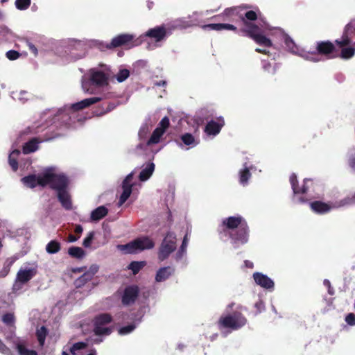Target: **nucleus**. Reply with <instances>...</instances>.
Segmentation results:
<instances>
[{
	"instance_id": "c03bdc74",
	"label": "nucleus",
	"mask_w": 355,
	"mask_h": 355,
	"mask_svg": "<svg viewBox=\"0 0 355 355\" xmlns=\"http://www.w3.org/2000/svg\"><path fill=\"white\" fill-rule=\"evenodd\" d=\"M87 346V343H84V342L76 343L70 348V352L73 354H75L76 351L83 349L86 348Z\"/></svg>"
},
{
	"instance_id": "f03ea898",
	"label": "nucleus",
	"mask_w": 355,
	"mask_h": 355,
	"mask_svg": "<svg viewBox=\"0 0 355 355\" xmlns=\"http://www.w3.org/2000/svg\"><path fill=\"white\" fill-rule=\"evenodd\" d=\"M218 234L220 239L230 238L234 247L238 248L248 241L249 227L242 216H229L223 219Z\"/></svg>"
},
{
	"instance_id": "6e6552de",
	"label": "nucleus",
	"mask_w": 355,
	"mask_h": 355,
	"mask_svg": "<svg viewBox=\"0 0 355 355\" xmlns=\"http://www.w3.org/2000/svg\"><path fill=\"white\" fill-rule=\"evenodd\" d=\"M171 34V28H167L164 24L148 29L144 36L159 42Z\"/></svg>"
},
{
	"instance_id": "a18cd8bd",
	"label": "nucleus",
	"mask_w": 355,
	"mask_h": 355,
	"mask_svg": "<svg viewBox=\"0 0 355 355\" xmlns=\"http://www.w3.org/2000/svg\"><path fill=\"white\" fill-rule=\"evenodd\" d=\"M2 322L7 324V325H11L15 322V316L13 313H7L2 316Z\"/></svg>"
},
{
	"instance_id": "2eb2a0df",
	"label": "nucleus",
	"mask_w": 355,
	"mask_h": 355,
	"mask_svg": "<svg viewBox=\"0 0 355 355\" xmlns=\"http://www.w3.org/2000/svg\"><path fill=\"white\" fill-rule=\"evenodd\" d=\"M225 125V121L223 117H219L218 121L211 120L207 123L205 126V132L209 135H218L221 128Z\"/></svg>"
},
{
	"instance_id": "c756f323",
	"label": "nucleus",
	"mask_w": 355,
	"mask_h": 355,
	"mask_svg": "<svg viewBox=\"0 0 355 355\" xmlns=\"http://www.w3.org/2000/svg\"><path fill=\"white\" fill-rule=\"evenodd\" d=\"M15 259L13 257L8 258L3 263V267L2 270H0V277L3 278L6 277L12 267V264L15 263Z\"/></svg>"
},
{
	"instance_id": "f704fd0d",
	"label": "nucleus",
	"mask_w": 355,
	"mask_h": 355,
	"mask_svg": "<svg viewBox=\"0 0 355 355\" xmlns=\"http://www.w3.org/2000/svg\"><path fill=\"white\" fill-rule=\"evenodd\" d=\"M17 349L19 355H37L36 351L27 349L23 344H18Z\"/></svg>"
},
{
	"instance_id": "c85d7f7f",
	"label": "nucleus",
	"mask_w": 355,
	"mask_h": 355,
	"mask_svg": "<svg viewBox=\"0 0 355 355\" xmlns=\"http://www.w3.org/2000/svg\"><path fill=\"white\" fill-rule=\"evenodd\" d=\"M20 152L18 150H14L8 157V162L13 171L16 172L18 170L17 157Z\"/></svg>"
},
{
	"instance_id": "f257e3e1",
	"label": "nucleus",
	"mask_w": 355,
	"mask_h": 355,
	"mask_svg": "<svg viewBox=\"0 0 355 355\" xmlns=\"http://www.w3.org/2000/svg\"><path fill=\"white\" fill-rule=\"evenodd\" d=\"M250 5H242L226 8L223 15L227 19L231 21H241L243 26L240 31L245 36L252 39L261 46L270 47L272 41L263 35L264 31L269 30V24L264 20L261 12L258 8L249 10Z\"/></svg>"
},
{
	"instance_id": "4c0bfd02",
	"label": "nucleus",
	"mask_w": 355,
	"mask_h": 355,
	"mask_svg": "<svg viewBox=\"0 0 355 355\" xmlns=\"http://www.w3.org/2000/svg\"><path fill=\"white\" fill-rule=\"evenodd\" d=\"M64 110V107L58 111V116L59 117V119H62L64 123L67 124L69 123L71 121V114L73 113L72 112H62V111H63Z\"/></svg>"
},
{
	"instance_id": "13d9d810",
	"label": "nucleus",
	"mask_w": 355,
	"mask_h": 355,
	"mask_svg": "<svg viewBox=\"0 0 355 355\" xmlns=\"http://www.w3.org/2000/svg\"><path fill=\"white\" fill-rule=\"evenodd\" d=\"M254 307L257 309L256 314L260 313L265 309V305L261 300H259L255 304Z\"/></svg>"
},
{
	"instance_id": "bf43d9fd",
	"label": "nucleus",
	"mask_w": 355,
	"mask_h": 355,
	"mask_svg": "<svg viewBox=\"0 0 355 355\" xmlns=\"http://www.w3.org/2000/svg\"><path fill=\"white\" fill-rule=\"evenodd\" d=\"M345 321L349 325H355V315L353 313L347 314L345 317Z\"/></svg>"
},
{
	"instance_id": "f3484780",
	"label": "nucleus",
	"mask_w": 355,
	"mask_h": 355,
	"mask_svg": "<svg viewBox=\"0 0 355 355\" xmlns=\"http://www.w3.org/2000/svg\"><path fill=\"white\" fill-rule=\"evenodd\" d=\"M51 139H52V137H48L45 139H40L38 137H33L31 139H30L28 141L25 143V144L23 146V153L24 154H29V153H33L38 149V148H39L38 144L42 142L43 141H49Z\"/></svg>"
},
{
	"instance_id": "473e14b6",
	"label": "nucleus",
	"mask_w": 355,
	"mask_h": 355,
	"mask_svg": "<svg viewBox=\"0 0 355 355\" xmlns=\"http://www.w3.org/2000/svg\"><path fill=\"white\" fill-rule=\"evenodd\" d=\"M123 192L119 200V205L121 206L128 199L131 193L132 187L130 186H122Z\"/></svg>"
},
{
	"instance_id": "cd10ccee",
	"label": "nucleus",
	"mask_w": 355,
	"mask_h": 355,
	"mask_svg": "<svg viewBox=\"0 0 355 355\" xmlns=\"http://www.w3.org/2000/svg\"><path fill=\"white\" fill-rule=\"evenodd\" d=\"M61 250V244L57 240H51L46 245V251L49 254L58 253Z\"/></svg>"
},
{
	"instance_id": "9b49d317",
	"label": "nucleus",
	"mask_w": 355,
	"mask_h": 355,
	"mask_svg": "<svg viewBox=\"0 0 355 355\" xmlns=\"http://www.w3.org/2000/svg\"><path fill=\"white\" fill-rule=\"evenodd\" d=\"M94 85L96 86H103L107 84V77L105 73L101 71H94L91 74V77L89 81L83 83V88L89 91L88 85Z\"/></svg>"
},
{
	"instance_id": "e433bc0d",
	"label": "nucleus",
	"mask_w": 355,
	"mask_h": 355,
	"mask_svg": "<svg viewBox=\"0 0 355 355\" xmlns=\"http://www.w3.org/2000/svg\"><path fill=\"white\" fill-rule=\"evenodd\" d=\"M190 26V22L187 20H184L182 19H176L173 25L172 26L173 29H184Z\"/></svg>"
},
{
	"instance_id": "5701e85b",
	"label": "nucleus",
	"mask_w": 355,
	"mask_h": 355,
	"mask_svg": "<svg viewBox=\"0 0 355 355\" xmlns=\"http://www.w3.org/2000/svg\"><path fill=\"white\" fill-rule=\"evenodd\" d=\"M108 213V209L105 206H100L93 210L90 218L92 221H98L103 218Z\"/></svg>"
},
{
	"instance_id": "79ce46f5",
	"label": "nucleus",
	"mask_w": 355,
	"mask_h": 355,
	"mask_svg": "<svg viewBox=\"0 0 355 355\" xmlns=\"http://www.w3.org/2000/svg\"><path fill=\"white\" fill-rule=\"evenodd\" d=\"M181 140L187 146L195 144L194 137L191 133H185L181 136Z\"/></svg>"
},
{
	"instance_id": "774afa93",
	"label": "nucleus",
	"mask_w": 355,
	"mask_h": 355,
	"mask_svg": "<svg viewBox=\"0 0 355 355\" xmlns=\"http://www.w3.org/2000/svg\"><path fill=\"white\" fill-rule=\"evenodd\" d=\"M29 50L34 54L35 56H37L38 54L37 49L36 46L32 43H28V44Z\"/></svg>"
},
{
	"instance_id": "20e7f679",
	"label": "nucleus",
	"mask_w": 355,
	"mask_h": 355,
	"mask_svg": "<svg viewBox=\"0 0 355 355\" xmlns=\"http://www.w3.org/2000/svg\"><path fill=\"white\" fill-rule=\"evenodd\" d=\"M247 321L242 313L235 311L232 313L223 314L217 322V326L220 331L227 330V333H230L244 327Z\"/></svg>"
},
{
	"instance_id": "a878e982",
	"label": "nucleus",
	"mask_w": 355,
	"mask_h": 355,
	"mask_svg": "<svg viewBox=\"0 0 355 355\" xmlns=\"http://www.w3.org/2000/svg\"><path fill=\"white\" fill-rule=\"evenodd\" d=\"M341 51L339 57L343 60H349L355 55V47L347 46L340 47Z\"/></svg>"
},
{
	"instance_id": "4468645a",
	"label": "nucleus",
	"mask_w": 355,
	"mask_h": 355,
	"mask_svg": "<svg viewBox=\"0 0 355 355\" xmlns=\"http://www.w3.org/2000/svg\"><path fill=\"white\" fill-rule=\"evenodd\" d=\"M44 173L42 175L37 176L35 174L28 175L21 178V181L27 187L33 189L37 185L44 187Z\"/></svg>"
},
{
	"instance_id": "c9c22d12",
	"label": "nucleus",
	"mask_w": 355,
	"mask_h": 355,
	"mask_svg": "<svg viewBox=\"0 0 355 355\" xmlns=\"http://www.w3.org/2000/svg\"><path fill=\"white\" fill-rule=\"evenodd\" d=\"M284 43L286 48L291 52H295L297 50V46L294 41L288 35H284Z\"/></svg>"
},
{
	"instance_id": "72a5a7b5",
	"label": "nucleus",
	"mask_w": 355,
	"mask_h": 355,
	"mask_svg": "<svg viewBox=\"0 0 355 355\" xmlns=\"http://www.w3.org/2000/svg\"><path fill=\"white\" fill-rule=\"evenodd\" d=\"M251 177V173L248 168L245 167L239 172V182L241 184L245 185L248 183V180Z\"/></svg>"
},
{
	"instance_id": "09e8293b",
	"label": "nucleus",
	"mask_w": 355,
	"mask_h": 355,
	"mask_svg": "<svg viewBox=\"0 0 355 355\" xmlns=\"http://www.w3.org/2000/svg\"><path fill=\"white\" fill-rule=\"evenodd\" d=\"M93 277L89 274L87 272H85L83 275H81L78 279L77 283H78V286H80L81 284H84L86 282L92 280Z\"/></svg>"
},
{
	"instance_id": "8fccbe9b",
	"label": "nucleus",
	"mask_w": 355,
	"mask_h": 355,
	"mask_svg": "<svg viewBox=\"0 0 355 355\" xmlns=\"http://www.w3.org/2000/svg\"><path fill=\"white\" fill-rule=\"evenodd\" d=\"M93 277L89 274L87 272H85L83 275H81L78 279L77 283H78V286H80L81 284H84L86 282L92 280Z\"/></svg>"
},
{
	"instance_id": "393cba45",
	"label": "nucleus",
	"mask_w": 355,
	"mask_h": 355,
	"mask_svg": "<svg viewBox=\"0 0 355 355\" xmlns=\"http://www.w3.org/2000/svg\"><path fill=\"white\" fill-rule=\"evenodd\" d=\"M69 255L75 259H81L85 256V250L80 247L71 246L68 249Z\"/></svg>"
},
{
	"instance_id": "bb28decb",
	"label": "nucleus",
	"mask_w": 355,
	"mask_h": 355,
	"mask_svg": "<svg viewBox=\"0 0 355 355\" xmlns=\"http://www.w3.org/2000/svg\"><path fill=\"white\" fill-rule=\"evenodd\" d=\"M155 170V164L153 162H150L148 166L143 169L139 173V180L141 181L147 180L153 174Z\"/></svg>"
},
{
	"instance_id": "423d86ee",
	"label": "nucleus",
	"mask_w": 355,
	"mask_h": 355,
	"mask_svg": "<svg viewBox=\"0 0 355 355\" xmlns=\"http://www.w3.org/2000/svg\"><path fill=\"white\" fill-rule=\"evenodd\" d=\"M112 316L107 313H100L94 318V333L96 336H108L112 332V328L105 327L112 322Z\"/></svg>"
},
{
	"instance_id": "412c9836",
	"label": "nucleus",
	"mask_w": 355,
	"mask_h": 355,
	"mask_svg": "<svg viewBox=\"0 0 355 355\" xmlns=\"http://www.w3.org/2000/svg\"><path fill=\"white\" fill-rule=\"evenodd\" d=\"M174 269L170 266L163 267L159 268L155 276V281L162 282L166 280L173 273Z\"/></svg>"
},
{
	"instance_id": "4d7b16f0",
	"label": "nucleus",
	"mask_w": 355,
	"mask_h": 355,
	"mask_svg": "<svg viewBox=\"0 0 355 355\" xmlns=\"http://www.w3.org/2000/svg\"><path fill=\"white\" fill-rule=\"evenodd\" d=\"M311 181L310 179H304L303 182V185L301 187L298 188V194H304L306 193L309 190V187L307 186V182Z\"/></svg>"
},
{
	"instance_id": "3c124183",
	"label": "nucleus",
	"mask_w": 355,
	"mask_h": 355,
	"mask_svg": "<svg viewBox=\"0 0 355 355\" xmlns=\"http://www.w3.org/2000/svg\"><path fill=\"white\" fill-rule=\"evenodd\" d=\"M93 277L89 274L87 272H85L83 275H81L78 279L77 283H78V286H80L81 284H84L86 282L92 280Z\"/></svg>"
},
{
	"instance_id": "052dcab7",
	"label": "nucleus",
	"mask_w": 355,
	"mask_h": 355,
	"mask_svg": "<svg viewBox=\"0 0 355 355\" xmlns=\"http://www.w3.org/2000/svg\"><path fill=\"white\" fill-rule=\"evenodd\" d=\"M132 179H133V174L132 173L128 174L125 177V178L123 180L122 186H130L132 187V184H131V182H132Z\"/></svg>"
},
{
	"instance_id": "4be33fe9",
	"label": "nucleus",
	"mask_w": 355,
	"mask_h": 355,
	"mask_svg": "<svg viewBox=\"0 0 355 355\" xmlns=\"http://www.w3.org/2000/svg\"><path fill=\"white\" fill-rule=\"evenodd\" d=\"M35 275L33 269L19 270L17 274V280L22 284L30 281Z\"/></svg>"
},
{
	"instance_id": "603ef678",
	"label": "nucleus",
	"mask_w": 355,
	"mask_h": 355,
	"mask_svg": "<svg viewBox=\"0 0 355 355\" xmlns=\"http://www.w3.org/2000/svg\"><path fill=\"white\" fill-rule=\"evenodd\" d=\"M104 105L105 107H103V110L101 111L100 113L98 114L99 115H103L109 112H111L116 107V104L114 103L110 102L107 103H105Z\"/></svg>"
},
{
	"instance_id": "f8f14e48",
	"label": "nucleus",
	"mask_w": 355,
	"mask_h": 355,
	"mask_svg": "<svg viewBox=\"0 0 355 355\" xmlns=\"http://www.w3.org/2000/svg\"><path fill=\"white\" fill-rule=\"evenodd\" d=\"M354 34H355V23L351 21L345 26L341 39L335 40L336 44L338 47L349 45L352 42V36Z\"/></svg>"
},
{
	"instance_id": "6ab92c4d",
	"label": "nucleus",
	"mask_w": 355,
	"mask_h": 355,
	"mask_svg": "<svg viewBox=\"0 0 355 355\" xmlns=\"http://www.w3.org/2000/svg\"><path fill=\"white\" fill-rule=\"evenodd\" d=\"M310 207L313 211L319 214H326L331 209L329 204L319 200L311 202Z\"/></svg>"
},
{
	"instance_id": "9d476101",
	"label": "nucleus",
	"mask_w": 355,
	"mask_h": 355,
	"mask_svg": "<svg viewBox=\"0 0 355 355\" xmlns=\"http://www.w3.org/2000/svg\"><path fill=\"white\" fill-rule=\"evenodd\" d=\"M139 293V287L136 285L126 286L123 291L121 302L124 306L134 304Z\"/></svg>"
},
{
	"instance_id": "58836bf2",
	"label": "nucleus",
	"mask_w": 355,
	"mask_h": 355,
	"mask_svg": "<svg viewBox=\"0 0 355 355\" xmlns=\"http://www.w3.org/2000/svg\"><path fill=\"white\" fill-rule=\"evenodd\" d=\"M290 183L293 191L294 195H298V181L297 175L295 173H292L289 178Z\"/></svg>"
},
{
	"instance_id": "6e6d98bb",
	"label": "nucleus",
	"mask_w": 355,
	"mask_h": 355,
	"mask_svg": "<svg viewBox=\"0 0 355 355\" xmlns=\"http://www.w3.org/2000/svg\"><path fill=\"white\" fill-rule=\"evenodd\" d=\"M94 234L93 232H91L88 234L87 236L85 238L83 242V245L85 248L90 247L92 242L94 239Z\"/></svg>"
},
{
	"instance_id": "aec40b11",
	"label": "nucleus",
	"mask_w": 355,
	"mask_h": 355,
	"mask_svg": "<svg viewBox=\"0 0 355 355\" xmlns=\"http://www.w3.org/2000/svg\"><path fill=\"white\" fill-rule=\"evenodd\" d=\"M202 28L204 30H214L216 31H220L222 30H230L236 32L238 31L237 28L232 24L221 23L206 24L202 26Z\"/></svg>"
},
{
	"instance_id": "e2e57ef3",
	"label": "nucleus",
	"mask_w": 355,
	"mask_h": 355,
	"mask_svg": "<svg viewBox=\"0 0 355 355\" xmlns=\"http://www.w3.org/2000/svg\"><path fill=\"white\" fill-rule=\"evenodd\" d=\"M189 238H188V234H186L184 236L182 245L180 248H181L182 251H186L187 245H188Z\"/></svg>"
},
{
	"instance_id": "37998d69",
	"label": "nucleus",
	"mask_w": 355,
	"mask_h": 355,
	"mask_svg": "<svg viewBox=\"0 0 355 355\" xmlns=\"http://www.w3.org/2000/svg\"><path fill=\"white\" fill-rule=\"evenodd\" d=\"M130 76V71L129 70L124 69H121L119 71V73L116 75V80L119 82H123L125 80L128 76Z\"/></svg>"
},
{
	"instance_id": "2f4dec72",
	"label": "nucleus",
	"mask_w": 355,
	"mask_h": 355,
	"mask_svg": "<svg viewBox=\"0 0 355 355\" xmlns=\"http://www.w3.org/2000/svg\"><path fill=\"white\" fill-rule=\"evenodd\" d=\"M145 266V261H133L128 265V268L132 270L133 275H137Z\"/></svg>"
},
{
	"instance_id": "49530a36",
	"label": "nucleus",
	"mask_w": 355,
	"mask_h": 355,
	"mask_svg": "<svg viewBox=\"0 0 355 355\" xmlns=\"http://www.w3.org/2000/svg\"><path fill=\"white\" fill-rule=\"evenodd\" d=\"M135 328L136 325L135 324H130L127 326L121 327L119 329V334L121 335H125L132 332Z\"/></svg>"
},
{
	"instance_id": "69168bd1",
	"label": "nucleus",
	"mask_w": 355,
	"mask_h": 355,
	"mask_svg": "<svg viewBox=\"0 0 355 355\" xmlns=\"http://www.w3.org/2000/svg\"><path fill=\"white\" fill-rule=\"evenodd\" d=\"M293 200L297 203H305L308 201V200L304 196H297V195H294Z\"/></svg>"
},
{
	"instance_id": "7c9ffc66",
	"label": "nucleus",
	"mask_w": 355,
	"mask_h": 355,
	"mask_svg": "<svg viewBox=\"0 0 355 355\" xmlns=\"http://www.w3.org/2000/svg\"><path fill=\"white\" fill-rule=\"evenodd\" d=\"M164 134L161 129L156 128L147 141L148 145L155 144L159 142L160 138Z\"/></svg>"
},
{
	"instance_id": "5fc2aeb1",
	"label": "nucleus",
	"mask_w": 355,
	"mask_h": 355,
	"mask_svg": "<svg viewBox=\"0 0 355 355\" xmlns=\"http://www.w3.org/2000/svg\"><path fill=\"white\" fill-rule=\"evenodd\" d=\"M6 57L10 60H15L19 58L20 53L15 50H10L6 52Z\"/></svg>"
},
{
	"instance_id": "39448f33",
	"label": "nucleus",
	"mask_w": 355,
	"mask_h": 355,
	"mask_svg": "<svg viewBox=\"0 0 355 355\" xmlns=\"http://www.w3.org/2000/svg\"><path fill=\"white\" fill-rule=\"evenodd\" d=\"M141 40L135 39V36L132 34L124 33L114 37L110 43H101L100 49L102 51L105 49H113L121 46H128L129 49L139 45Z\"/></svg>"
},
{
	"instance_id": "864d4df0",
	"label": "nucleus",
	"mask_w": 355,
	"mask_h": 355,
	"mask_svg": "<svg viewBox=\"0 0 355 355\" xmlns=\"http://www.w3.org/2000/svg\"><path fill=\"white\" fill-rule=\"evenodd\" d=\"M319 55H318V53H316V51H313L311 53H307L306 55H304V58L307 60H310V61H312V62H319L320 60V59L319 58Z\"/></svg>"
},
{
	"instance_id": "b1692460",
	"label": "nucleus",
	"mask_w": 355,
	"mask_h": 355,
	"mask_svg": "<svg viewBox=\"0 0 355 355\" xmlns=\"http://www.w3.org/2000/svg\"><path fill=\"white\" fill-rule=\"evenodd\" d=\"M135 239L125 245H119L118 249L125 254H135L139 252Z\"/></svg>"
},
{
	"instance_id": "dca6fc26",
	"label": "nucleus",
	"mask_w": 355,
	"mask_h": 355,
	"mask_svg": "<svg viewBox=\"0 0 355 355\" xmlns=\"http://www.w3.org/2000/svg\"><path fill=\"white\" fill-rule=\"evenodd\" d=\"M253 278L257 284L264 288L270 289L274 287L273 281L267 275H265L261 272H254L253 274Z\"/></svg>"
},
{
	"instance_id": "a19ab883",
	"label": "nucleus",
	"mask_w": 355,
	"mask_h": 355,
	"mask_svg": "<svg viewBox=\"0 0 355 355\" xmlns=\"http://www.w3.org/2000/svg\"><path fill=\"white\" fill-rule=\"evenodd\" d=\"M31 3V0H16L15 3L18 10H24L29 8Z\"/></svg>"
},
{
	"instance_id": "a211bd4d",
	"label": "nucleus",
	"mask_w": 355,
	"mask_h": 355,
	"mask_svg": "<svg viewBox=\"0 0 355 355\" xmlns=\"http://www.w3.org/2000/svg\"><path fill=\"white\" fill-rule=\"evenodd\" d=\"M135 243H137V247L139 252L150 250L154 248L155 243L154 241L150 239L148 236H144L138 237L135 239Z\"/></svg>"
},
{
	"instance_id": "338daca9",
	"label": "nucleus",
	"mask_w": 355,
	"mask_h": 355,
	"mask_svg": "<svg viewBox=\"0 0 355 355\" xmlns=\"http://www.w3.org/2000/svg\"><path fill=\"white\" fill-rule=\"evenodd\" d=\"M349 166L355 171V153L352 155L348 159Z\"/></svg>"
},
{
	"instance_id": "de8ad7c7",
	"label": "nucleus",
	"mask_w": 355,
	"mask_h": 355,
	"mask_svg": "<svg viewBox=\"0 0 355 355\" xmlns=\"http://www.w3.org/2000/svg\"><path fill=\"white\" fill-rule=\"evenodd\" d=\"M170 121L167 116H164L159 123L157 128L161 129L164 132H166V129L169 127Z\"/></svg>"
},
{
	"instance_id": "ddd939ff",
	"label": "nucleus",
	"mask_w": 355,
	"mask_h": 355,
	"mask_svg": "<svg viewBox=\"0 0 355 355\" xmlns=\"http://www.w3.org/2000/svg\"><path fill=\"white\" fill-rule=\"evenodd\" d=\"M101 101V98L98 97H92L89 98H85L80 102L73 103L70 106H64V110L62 111V112H72L73 113L83 110L92 104H94Z\"/></svg>"
},
{
	"instance_id": "0e129e2a",
	"label": "nucleus",
	"mask_w": 355,
	"mask_h": 355,
	"mask_svg": "<svg viewBox=\"0 0 355 355\" xmlns=\"http://www.w3.org/2000/svg\"><path fill=\"white\" fill-rule=\"evenodd\" d=\"M0 352L7 354L10 352V349L0 340Z\"/></svg>"
},
{
	"instance_id": "1a4fd4ad",
	"label": "nucleus",
	"mask_w": 355,
	"mask_h": 355,
	"mask_svg": "<svg viewBox=\"0 0 355 355\" xmlns=\"http://www.w3.org/2000/svg\"><path fill=\"white\" fill-rule=\"evenodd\" d=\"M315 51L318 55L324 56L327 59L336 57L333 55L336 51L335 45L329 40L317 42L315 44Z\"/></svg>"
},
{
	"instance_id": "7ed1b4c3",
	"label": "nucleus",
	"mask_w": 355,
	"mask_h": 355,
	"mask_svg": "<svg viewBox=\"0 0 355 355\" xmlns=\"http://www.w3.org/2000/svg\"><path fill=\"white\" fill-rule=\"evenodd\" d=\"M44 187L50 188L57 193V198L61 205L66 210L72 209L71 197L69 191V180L64 173H55L49 169L44 172Z\"/></svg>"
},
{
	"instance_id": "680f3d73",
	"label": "nucleus",
	"mask_w": 355,
	"mask_h": 355,
	"mask_svg": "<svg viewBox=\"0 0 355 355\" xmlns=\"http://www.w3.org/2000/svg\"><path fill=\"white\" fill-rule=\"evenodd\" d=\"M99 267L96 264L92 265L89 270L87 271L89 274H90L92 277L98 272Z\"/></svg>"
},
{
	"instance_id": "0eeeda50",
	"label": "nucleus",
	"mask_w": 355,
	"mask_h": 355,
	"mask_svg": "<svg viewBox=\"0 0 355 355\" xmlns=\"http://www.w3.org/2000/svg\"><path fill=\"white\" fill-rule=\"evenodd\" d=\"M176 249V235L172 232H168L163 239L158 251V259L163 261Z\"/></svg>"
},
{
	"instance_id": "ea45409f",
	"label": "nucleus",
	"mask_w": 355,
	"mask_h": 355,
	"mask_svg": "<svg viewBox=\"0 0 355 355\" xmlns=\"http://www.w3.org/2000/svg\"><path fill=\"white\" fill-rule=\"evenodd\" d=\"M47 334V330L45 327L42 326L40 329L37 331V338L39 343L43 345L44 343L45 338Z\"/></svg>"
}]
</instances>
